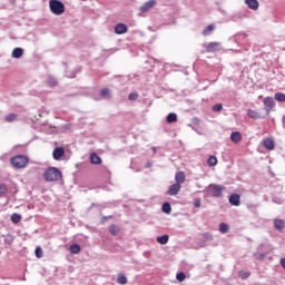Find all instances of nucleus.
Here are the masks:
<instances>
[{
    "mask_svg": "<svg viewBox=\"0 0 285 285\" xmlns=\"http://www.w3.org/2000/svg\"><path fill=\"white\" fill-rule=\"evenodd\" d=\"M173 208L170 207V203H164L163 205V213H166V215H170Z\"/></svg>",
    "mask_w": 285,
    "mask_h": 285,
    "instance_id": "27",
    "label": "nucleus"
},
{
    "mask_svg": "<svg viewBox=\"0 0 285 285\" xmlns=\"http://www.w3.org/2000/svg\"><path fill=\"white\" fill-rule=\"evenodd\" d=\"M238 277H240V279H248V277H250V274L248 272H239Z\"/></svg>",
    "mask_w": 285,
    "mask_h": 285,
    "instance_id": "36",
    "label": "nucleus"
},
{
    "mask_svg": "<svg viewBox=\"0 0 285 285\" xmlns=\"http://www.w3.org/2000/svg\"><path fill=\"white\" fill-rule=\"evenodd\" d=\"M208 166L213 167V166H217V157L215 156H209L208 160H207Z\"/></svg>",
    "mask_w": 285,
    "mask_h": 285,
    "instance_id": "32",
    "label": "nucleus"
},
{
    "mask_svg": "<svg viewBox=\"0 0 285 285\" xmlns=\"http://www.w3.org/2000/svg\"><path fill=\"white\" fill-rule=\"evenodd\" d=\"M181 190V185L179 184H173L168 189L169 197H175L176 195H179V191Z\"/></svg>",
    "mask_w": 285,
    "mask_h": 285,
    "instance_id": "8",
    "label": "nucleus"
},
{
    "mask_svg": "<svg viewBox=\"0 0 285 285\" xmlns=\"http://www.w3.org/2000/svg\"><path fill=\"white\" fill-rule=\"evenodd\" d=\"M10 164L13 166V168H18L19 170H21L22 168L28 167V165L30 164V158L23 155H17L10 159Z\"/></svg>",
    "mask_w": 285,
    "mask_h": 285,
    "instance_id": "2",
    "label": "nucleus"
},
{
    "mask_svg": "<svg viewBox=\"0 0 285 285\" xmlns=\"http://www.w3.org/2000/svg\"><path fill=\"white\" fill-rule=\"evenodd\" d=\"M117 282H118V284H121V285L128 284V278L126 277V275L119 274L118 278H117Z\"/></svg>",
    "mask_w": 285,
    "mask_h": 285,
    "instance_id": "28",
    "label": "nucleus"
},
{
    "mask_svg": "<svg viewBox=\"0 0 285 285\" xmlns=\"http://www.w3.org/2000/svg\"><path fill=\"white\" fill-rule=\"evenodd\" d=\"M115 32L116 35H126V32H128V26L124 23H118L115 27Z\"/></svg>",
    "mask_w": 285,
    "mask_h": 285,
    "instance_id": "10",
    "label": "nucleus"
},
{
    "mask_svg": "<svg viewBox=\"0 0 285 285\" xmlns=\"http://www.w3.org/2000/svg\"><path fill=\"white\" fill-rule=\"evenodd\" d=\"M69 250L72 255H79V253H81V246H79V244H72Z\"/></svg>",
    "mask_w": 285,
    "mask_h": 285,
    "instance_id": "17",
    "label": "nucleus"
},
{
    "mask_svg": "<svg viewBox=\"0 0 285 285\" xmlns=\"http://www.w3.org/2000/svg\"><path fill=\"white\" fill-rule=\"evenodd\" d=\"M230 139L234 144H239V141H242V132H239V131L232 132Z\"/></svg>",
    "mask_w": 285,
    "mask_h": 285,
    "instance_id": "15",
    "label": "nucleus"
},
{
    "mask_svg": "<svg viewBox=\"0 0 285 285\" xmlns=\"http://www.w3.org/2000/svg\"><path fill=\"white\" fill-rule=\"evenodd\" d=\"M175 181L178 186H181L186 181V174L184 171H177L175 175Z\"/></svg>",
    "mask_w": 285,
    "mask_h": 285,
    "instance_id": "11",
    "label": "nucleus"
},
{
    "mask_svg": "<svg viewBox=\"0 0 285 285\" xmlns=\"http://www.w3.org/2000/svg\"><path fill=\"white\" fill-rule=\"evenodd\" d=\"M228 230H230V226H228V224L222 223L219 225V232L220 233L226 234V233H228Z\"/></svg>",
    "mask_w": 285,
    "mask_h": 285,
    "instance_id": "26",
    "label": "nucleus"
},
{
    "mask_svg": "<svg viewBox=\"0 0 285 285\" xmlns=\"http://www.w3.org/2000/svg\"><path fill=\"white\" fill-rule=\"evenodd\" d=\"M247 117H250V119H259V112H257L253 109H248Z\"/></svg>",
    "mask_w": 285,
    "mask_h": 285,
    "instance_id": "22",
    "label": "nucleus"
},
{
    "mask_svg": "<svg viewBox=\"0 0 285 285\" xmlns=\"http://www.w3.org/2000/svg\"><path fill=\"white\" fill-rule=\"evenodd\" d=\"M166 121H167V124L177 122V114L171 112V114L167 115Z\"/></svg>",
    "mask_w": 285,
    "mask_h": 285,
    "instance_id": "19",
    "label": "nucleus"
},
{
    "mask_svg": "<svg viewBox=\"0 0 285 285\" xmlns=\"http://www.w3.org/2000/svg\"><path fill=\"white\" fill-rule=\"evenodd\" d=\"M263 146L267 149V150H275V141H273V139L271 138H266L263 141Z\"/></svg>",
    "mask_w": 285,
    "mask_h": 285,
    "instance_id": "14",
    "label": "nucleus"
},
{
    "mask_svg": "<svg viewBox=\"0 0 285 285\" xmlns=\"http://www.w3.org/2000/svg\"><path fill=\"white\" fill-rule=\"evenodd\" d=\"M215 30V27L213 24L207 26L204 30H203V35L204 37H208L209 35H213V31Z\"/></svg>",
    "mask_w": 285,
    "mask_h": 285,
    "instance_id": "20",
    "label": "nucleus"
},
{
    "mask_svg": "<svg viewBox=\"0 0 285 285\" xmlns=\"http://www.w3.org/2000/svg\"><path fill=\"white\" fill-rule=\"evenodd\" d=\"M63 155H66V150L63 149V147H56L52 151V157L56 161H59V159H61Z\"/></svg>",
    "mask_w": 285,
    "mask_h": 285,
    "instance_id": "7",
    "label": "nucleus"
},
{
    "mask_svg": "<svg viewBox=\"0 0 285 285\" xmlns=\"http://www.w3.org/2000/svg\"><path fill=\"white\" fill-rule=\"evenodd\" d=\"M11 222L12 224H19V222H21V215L14 213L11 215Z\"/></svg>",
    "mask_w": 285,
    "mask_h": 285,
    "instance_id": "30",
    "label": "nucleus"
},
{
    "mask_svg": "<svg viewBox=\"0 0 285 285\" xmlns=\"http://www.w3.org/2000/svg\"><path fill=\"white\" fill-rule=\"evenodd\" d=\"M146 168H150V163H148V164L146 165Z\"/></svg>",
    "mask_w": 285,
    "mask_h": 285,
    "instance_id": "42",
    "label": "nucleus"
},
{
    "mask_svg": "<svg viewBox=\"0 0 285 285\" xmlns=\"http://www.w3.org/2000/svg\"><path fill=\"white\" fill-rule=\"evenodd\" d=\"M209 188L213 197H222V193L225 190L222 185H210Z\"/></svg>",
    "mask_w": 285,
    "mask_h": 285,
    "instance_id": "4",
    "label": "nucleus"
},
{
    "mask_svg": "<svg viewBox=\"0 0 285 285\" xmlns=\"http://www.w3.org/2000/svg\"><path fill=\"white\" fill-rule=\"evenodd\" d=\"M224 108L222 104H216L213 106V111L214 112H220V110Z\"/></svg>",
    "mask_w": 285,
    "mask_h": 285,
    "instance_id": "38",
    "label": "nucleus"
},
{
    "mask_svg": "<svg viewBox=\"0 0 285 285\" xmlns=\"http://www.w3.org/2000/svg\"><path fill=\"white\" fill-rule=\"evenodd\" d=\"M90 163L96 166H101V157H99L96 153L90 155Z\"/></svg>",
    "mask_w": 285,
    "mask_h": 285,
    "instance_id": "16",
    "label": "nucleus"
},
{
    "mask_svg": "<svg viewBox=\"0 0 285 285\" xmlns=\"http://www.w3.org/2000/svg\"><path fill=\"white\" fill-rule=\"evenodd\" d=\"M47 86H49V88H55V86H57V79L49 77L47 79Z\"/></svg>",
    "mask_w": 285,
    "mask_h": 285,
    "instance_id": "31",
    "label": "nucleus"
},
{
    "mask_svg": "<svg viewBox=\"0 0 285 285\" xmlns=\"http://www.w3.org/2000/svg\"><path fill=\"white\" fill-rule=\"evenodd\" d=\"M4 120L7 122H9V124L12 122V121H17V114H9V115H7Z\"/></svg>",
    "mask_w": 285,
    "mask_h": 285,
    "instance_id": "29",
    "label": "nucleus"
},
{
    "mask_svg": "<svg viewBox=\"0 0 285 285\" xmlns=\"http://www.w3.org/2000/svg\"><path fill=\"white\" fill-rule=\"evenodd\" d=\"M274 99H275L276 101H281V102L284 104V101H285V94H284V92H276V94L274 95Z\"/></svg>",
    "mask_w": 285,
    "mask_h": 285,
    "instance_id": "25",
    "label": "nucleus"
},
{
    "mask_svg": "<svg viewBox=\"0 0 285 285\" xmlns=\"http://www.w3.org/2000/svg\"><path fill=\"white\" fill-rule=\"evenodd\" d=\"M8 193V185L6 184H0V197H3Z\"/></svg>",
    "mask_w": 285,
    "mask_h": 285,
    "instance_id": "33",
    "label": "nucleus"
},
{
    "mask_svg": "<svg viewBox=\"0 0 285 285\" xmlns=\"http://www.w3.org/2000/svg\"><path fill=\"white\" fill-rule=\"evenodd\" d=\"M50 10L53 14H63L66 12V6L59 0H50Z\"/></svg>",
    "mask_w": 285,
    "mask_h": 285,
    "instance_id": "3",
    "label": "nucleus"
},
{
    "mask_svg": "<svg viewBox=\"0 0 285 285\" xmlns=\"http://www.w3.org/2000/svg\"><path fill=\"white\" fill-rule=\"evenodd\" d=\"M176 279L178 282H184V279H186V274H184V272H179L177 275H176Z\"/></svg>",
    "mask_w": 285,
    "mask_h": 285,
    "instance_id": "37",
    "label": "nucleus"
},
{
    "mask_svg": "<svg viewBox=\"0 0 285 285\" xmlns=\"http://www.w3.org/2000/svg\"><path fill=\"white\" fill-rule=\"evenodd\" d=\"M194 206L196 208H200L202 207V202L199 199L194 200Z\"/></svg>",
    "mask_w": 285,
    "mask_h": 285,
    "instance_id": "40",
    "label": "nucleus"
},
{
    "mask_svg": "<svg viewBox=\"0 0 285 285\" xmlns=\"http://www.w3.org/2000/svg\"><path fill=\"white\" fill-rule=\"evenodd\" d=\"M222 50V43L220 42H209L206 46V52H219Z\"/></svg>",
    "mask_w": 285,
    "mask_h": 285,
    "instance_id": "6",
    "label": "nucleus"
},
{
    "mask_svg": "<svg viewBox=\"0 0 285 285\" xmlns=\"http://www.w3.org/2000/svg\"><path fill=\"white\" fill-rule=\"evenodd\" d=\"M245 3L249 10H258L259 9V1L257 0H245Z\"/></svg>",
    "mask_w": 285,
    "mask_h": 285,
    "instance_id": "13",
    "label": "nucleus"
},
{
    "mask_svg": "<svg viewBox=\"0 0 285 285\" xmlns=\"http://www.w3.org/2000/svg\"><path fill=\"white\" fill-rule=\"evenodd\" d=\"M274 226L276 230L282 232V229L284 228V220L282 219H275L274 220Z\"/></svg>",
    "mask_w": 285,
    "mask_h": 285,
    "instance_id": "21",
    "label": "nucleus"
},
{
    "mask_svg": "<svg viewBox=\"0 0 285 285\" xmlns=\"http://www.w3.org/2000/svg\"><path fill=\"white\" fill-rule=\"evenodd\" d=\"M264 106L267 108V115H271V110L275 108V100L272 97H265L263 100Z\"/></svg>",
    "mask_w": 285,
    "mask_h": 285,
    "instance_id": "5",
    "label": "nucleus"
},
{
    "mask_svg": "<svg viewBox=\"0 0 285 285\" xmlns=\"http://www.w3.org/2000/svg\"><path fill=\"white\" fill-rule=\"evenodd\" d=\"M36 257H38V259H41V257H43V250L41 249V247L36 248Z\"/></svg>",
    "mask_w": 285,
    "mask_h": 285,
    "instance_id": "39",
    "label": "nucleus"
},
{
    "mask_svg": "<svg viewBox=\"0 0 285 285\" xmlns=\"http://www.w3.org/2000/svg\"><path fill=\"white\" fill-rule=\"evenodd\" d=\"M168 239H169L168 235H163V236H158L156 238V242L158 244H168Z\"/></svg>",
    "mask_w": 285,
    "mask_h": 285,
    "instance_id": "24",
    "label": "nucleus"
},
{
    "mask_svg": "<svg viewBox=\"0 0 285 285\" xmlns=\"http://www.w3.org/2000/svg\"><path fill=\"white\" fill-rule=\"evenodd\" d=\"M100 97H110V89H108V88L101 89Z\"/></svg>",
    "mask_w": 285,
    "mask_h": 285,
    "instance_id": "35",
    "label": "nucleus"
},
{
    "mask_svg": "<svg viewBox=\"0 0 285 285\" xmlns=\"http://www.w3.org/2000/svg\"><path fill=\"white\" fill-rule=\"evenodd\" d=\"M281 266L285 269V258L281 259Z\"/></svg>",
    "mask_w": 285,
    "mask_h": 285,
    "instance_id": "41",
    "label": "nucleus"
},
{
    "mask_svg": "<svg viewBox=\"0 0 285 285\" xmlns=\"http://www.w3.org/2000/svg\"><path fill=\"white\" fill-rule=\"evenodd\" d=\"M63 175L61 174V170L57 167H49L45 173H43V179L45 181H59Z\"/></svg>",
    "mask_w": 285,
    "mask_h": 285,
    "instance_id": "1",
    "label": "nucleus"
},
{
    "mask_svg": "<svg viewBox=\"0 0 285 285\" xmlns=\"http://www.w3.org/2000/svg\"><path fill=\"white\" fill-rule=\"evenodd\" d=\"M229 204H232V206H239V204H242V197L238 194L230 195Z\"/></svg>",
    "mask_w": 285,
    "mask_h": 285,
    "instance_id": "12",
    "label": "nucleus"
},
{
    "mask_svg": "<svg viewBox=\"0 0 285 285\" xmlns=\"http://www.w3.org/2000/svg\"><path fill=\"white\" fill-rule=\"evenodd\" d=\"M13 59H21L23 57V49L21 48H14L12 51Z\"/></svg>",
    "mask_w": 285,
    "mask_h": 285,
    "instance_id": "18",
    "label": "nucleus"
},
{
    "mask_svg": "<svg viewBox=\"0 0 285 285\" xmlns=\"http://www.w3.org/2000/svg\"><path fill=\"white\" fill-rule=\"evenodd\" d=\"M128 99L129 101H137V99H139V94H137L136 91L131 92L129 94Z\"/></svg>",
    "mask_w": 285,
    "mask_h": 285,
    "instance_id": "34",
    "label": "nucleus"
},
{
    "mask_svg": "<svg viewBox=\"0 0 285 285\" xmlns=\"http://www.w3.org/2000/svg\"><path fill=\"white\" fill-rule=\"evenodd\" d=\"M109 233L114 236H117V235H119L120 229L117 225H110L109 226Z\"/></svg>",
    "mask_w": 285,
    "mask_h": 285,
    "instance_id": "23",
    "label": "nucleus"
},
{
    "mask_svg": "<svg viewBox=\"0 0 285 285\" xmlns=\"http://www.w3.org/2000/svg\"><path fill=\"white\" fill-rule=\"evenodd\" d=\"M155 6H157V1L149 0L140 7V11L148 12V10H151V8H155Z\"/></svg>",
    "mask_w": 285,
    "mask_h": 285,
    "instance_id": "9",
    "label": "nucleus"
}]
</instances>
